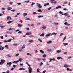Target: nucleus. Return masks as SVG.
Here are the masks:
<instances>
[{
    "label": "nucleus",
    "instance_id": "obj_16",
    "mask_svg": "<svg viewBox=\"0 0 73 73\" xmlns=\"http://www.w3.org/2000/svg\"><path fill=\"white\" fill-rule=\"evenodd\" d=\"M62 44H64L63 45H64V46H66V45H68V44H69V43H63Z\"/></svg>",
    "mask_w": 73,
    "mask_h": 73
},
{
    "label": "nucleus",
    "instance_id": "obj_40",
    "mask_svg": "<svg viewBox=\"0 0 73 73\" xmlns=\"http://www.w3.org/2000/svg\"><path fill=\"white\" fill-rule=\"evenodd\" d=\"M0 27L2 28H4V27H5V26H0Z\"/></svg>",
    "mask_w": 73,
    "mask_h": 73
},
{
    "label": "nucleus",
    "instance_id": "obj_10",
    "mask_svg": "<svg viewBox=\"0 0 73 73\" xmlns=\"http://www.w3.org/2000/svg\"><path fill=\"white\" fill-rule=\"evenodd\" d=\"M18 26L19 28H21V27H23V25L20 24H18Z\"/></svg>",
    "mask_w": 73,
    "mask_h": 73
},
{
    "label": "nucleus",
    "instance_id": "obj_63",
    "mask_svg": "<svg viewBox=\"0 0 73 73\" xmlns=\"http://www.w3.org/2000/svg\"><path fill=\"white\" fill-rule=\"evenodd\" d=\"M22 49H24L25 48V46H23L22 47Z\"/></svg>",
    "mask_w": 73,
    "mask_h": 73
},
{
    "label": "nucleus",
    "instance_id": "obj_15",
    "mask_svg": "<svg viewBox=\"0 0 73 73\" xmlns=\"http://www.w3.org/2000/svg\"><path fill=\"white\" fill-rule=\"evenodd\" d=\"M28 42H30V43L33 42V40H30L28 41Z\"/></svg>",
    "mask_w": 73,
    "mask_h": 73
},
{
    "label": "nucleus",
    "instance_id": "obj_27",
    "mask_svg": "<svg viewBox=\"0 0 73 73\" xmlns=\"http://www.w3.org/2000/svg\"><path fill=\"white\" fill-rule=\"evenodd\" d=\"M47 51H48V52H52V50L51 49H47Z\"/></svg>",
    "mask_w": 73,
    "mask_h": 73
},
{
    "label": "nucleus",
    "instance_id": "obj_43",
    "mask_svg": "<svg viewBox=\"0 0 73 73\" xmlns=\"http://www.w3.org/2000/svg\"><path fill=\"white\" fill-rule=\"evenodd\" d=\"M13 68H16V66H17V65H13Z\"/></svg>",
    "mask_w": 73,
    "mask_h": 73
},
{
    "label": "nucleus",
    "instance_id": "obj_47",
    "mask_svg": "<svg viewBox=\"0 0 73 73\" xmlns=\"http://www.w3.org/2000/svg\"><path fill=\"white\" fill-rule=\"evenodd\" d=\"M25 20H30V18H26L25 19Z\"/></svg>",
    "mask_w": 73,
    "mask_h": 73
},
{
    "label": "nucleus",
    "instance_id": "obj_36",
    "mask_svg": "<svg viewBox=\"0 0 73 73\" xmlns=\"http://www.w3.org/2000/svg\"><path fill=\"white\" fill-rule=\"evenodd\" d=\"M42 28H43V29H45L46 28V26H43L42 27Z\"/></svg>",
    "mask_w": 73,
    "mask_h": 73
},
{
    "label": "nucleus",
    "instance_id": "obj_4",
    "mask_svg": "<svg viewBox=\"0 0 73 73\" xmlns=\"http://www.w3.org/2000/svg\"><path fill=\"white\" fill-rule=\"evenodd\" d=\"M1 64H3L4 62H5V60L4 59H1L0 60Z\"/></svg>",
    "mask_w": 73,
    "mask_h": 73
},
{
    "label": "nucleus",
    "instance_id": "obj_64",
    "mask_svg": "<svg viewBox=\"0 0 73 73\" xmlns=\"http://www.w3.org/2000/svg\"><path fill=\"white\" fill-rule=\"evenodd\" d=\"M45 72H46V70H44L42 72L43 73H45Z\"/></svg>",
    "mask_w": 73,
    "mask_h": 73
},
{
    "label": "nucleus",
    "instance_id": "obj_23",
    "mask_svg": "<svg viewBox=\"0 0 73 73\" xmlns=\"http://www.w3.org/2000/svg\"><path fill=\"white\" fill-rule=\"evenodd\" d=\"M12 22H13V21H11L8 22L7 23L8 24H11V23H12Z\"/></svg>",
    "mask_w": 73,
    "mask_h": 73
},
{
    "label": "nucleus",
    "instance_id": "obj_51",
    "mask_svg": "<svg viewBox=\"0 0 73 73\" xmlns=\"http://www.w3.org/2000/svg\"><path fill=\"white\" fill-rule=\"evenodd\" d=\"M4 42H8V40H4L3 41Z\"/></svg>",
    "mask_w": 73,
    "mask_h": 73
},
{
    "label": "nucleus",
    "instance_id": "obj_5",
    "mask_svg": "<svg viewBox=\"0 0 73 73\" xmlns=\"http://www.w3.org/2000/svg\"><path fill=\"white\" fill-rule=\"evenodd\" d=\"M32 34V32H30L29 33L27 32L25 34V35H31Z\"/></svg>",
    "mask_w": 73,
    "mask_h": 73
},
{
    "label": "nucleus",
    "instance_id": "obj_58",
    "mask_svg": "<svg viewBox=\"0 0 73 73\" xmlns=\"http://www.w3.org/2000/svg\"><path fill=\"white\" fill-rule=\"evenodd\" d=\"M49 60H50V61L49 62H51V61H52V59L50 58Z\"/></svg>",
    "mask_w": 73,
    "mask_h": 73
},
{
    "label": "nucleus",
    "instance_id": "obj_35",
    "mask_svg": "<svg viewBox=\"0 0 73 73\" xmlns=\"http://www.w3.org/2000/svg\"><path fill=\"white\" fill-rule=\"evenodd\" d=\"M38 12H42V11H41V9H39L38 10Z\"/></svg>",
    "mask_w": 73,
    "mask_h": 73
},
{
    "label": "nucleus",
    "instance_id": "obj_13",
    "mask_svg": "<svg viewBox=\"0 0 73 73\" xmlns=\"http://www.w3.org/2000/svg\"><path fill=\"white\" fill-rule=\"evenodd\" d=\"M19 70H25V68H21L18 69Z\"/></svg>",
    "mask_w": 73,
    "mask_h": 73
},
{
    "label": "nucleus",
    "instance_id": "obj_33",
    "mask_svg": "<svg viewBox=\"0 0 73 73\" xmlns=\"http://www.w3.org/2000/svg\"><path fill=\"white\" fill-rule=\"evenodd\" d=\"M44 33H42V34H41L40 35V36H42V37H43L44 36Z\"/></svg>",
    "mask_w": 73,
    "mask_h": 73
},
{
    "label": "nucleus",
    "instance_id": "obj_52",
    "mask_svg": "<svg viewBox=\"0 0 73 73\" xmlns=\"http://www.w3.org/2000/svg\"><path fill=\"white\" fill-rule=\"evenodd\" d=\"M20 31V30L17 29L15 31V32H19Z\"/></svg>",
    "mask_w": 73,
    "mask_h": 73
},
{
    "label": "nucleus",
    "instance_id": "obj_53",
    "mask_svg": "<svg viewBox=\"0 0 73 73\" xmlns=\"http://www.w3.org/2000/svg\"><path fill=\"white\" fill-rule=\"evenodd\" d=\"M64 16H67V15H68V14L66 13H64Z\"/></svg>",
    "mask_w": 73,
    "mask_h": 73
},
{
    "label": "nucleus",
    "instance_id": "obj_21",
    "mask_svg": "<svg viewBox=\"0 0 73 73\" xmlns=\"http://www.w3.org/2000/svg\"><path fill=\"white\" fill-rule=\"evenodd\" d=\"M64 68H68V65H67V64H64Z\"/></svg>",
    "mask_w": 73,
    "mask_h": 73
},
{
    "label": "nucleus",
    "instance_id": "obj_7",
    "mask_svg": "<svg viewBox=\"0 0 73 73\" xmlns=\"http://www.w3.org/2000/svg\"><path fill=\"white\" fill-rule=\"evenodd\" d=\"M7 20H11V17L10 16L7 17Z\"/></svg>",
    "mask_w": 73,
    "mask_h": 73
},
{
    "label": "nucleus",
    "instance_id": "obj_3",
    "mask_svg": "<svg viewBox=\"0 0 73 73\" xmlns=\"http://www.w3.org/2000/svg\"><path fill=\"white\" fill-rule=\"evenodd\" d=\"M28 69H29V73H31L32 72V68L31 67H29Z\"/></svg>",
    "mask_w": 73,
    "mask_h": 73
},
{
    "label": "nucleus",
    "instance_id": "obj_24",
    "mask_svg": "<svg viewBox=\"0 0 73 73\" xmlns=\"http://www.w3.org/2000/svg\"><path fill=\"white\" fill-rule=\"evenodd\" d=\"M44 16L43 15H39L38 16V18H41V17H43Z\"/></svg>",
    "mask_w": 73,
    "mask_h": 73
},
{
    "label": "nucleus",
    "instance_id": "obj_59",
    "mask_svg": "<svg viewBox=\"0 0 73 73\" xmlns=\"http://www.w3.org/2000/svg\"><path fill=\"white\" fill-rule=\"evenodd\" d=\"M11 30H13V31H15V28H12Z\"/></svg>",
    "mask_w": 73,
    "mask_h": 73
},
{
    "label": "nucleus",
    "instance_id": "obj_29",
    "mask_svg": "<svg viewBox=\"0 0 73 73\" xmlns=\"http://www.w3.org/2000/svg\"><path fill=\"white\" fill-rule=\"evenodd\" d=\"M12 39H9L7 40V42H11V41H12Z\"/></svg>",
    "mask_w": 73,
    "mask_h": 73
},
{
    "label": "nucleus",
    "instance_id": "obj_60",
    "mask_svg": "<svg viewBox=\"0 0 73 73\" xmlns=\"http://www.w3.org/2000/svg\"><path fill=\"white\" fill-rule=\"evenodd\" d=\"M7 57H11V56L9 55H7Z\"/></svg>",
    "mask_w": 73,
    "mask_h": 73
},
{
    "label": "nucleus",
    "instance_id": "obj_8",
    "mask_svg": "<svg viewBox=\"0 0 73 73\" xmlns=\"http://www.w3.org/2000/svg\"><path fill=\"white\" fill-rule=\"evenodd\" d=\"M37 5L38 7H39V8H42V6L40 5V4H38V3H37Z\"/></svg>",
    "mask_w": 73,
    "mask_h": 73
},
{
    "label": "nucleus",
    "instance_id": "obj_6",
    "mask_svg": "<svg viewBox=\"0 0 73 73\" xmlns=\"http://www.w3.org/2000/svg\"><path fill=\"white\" fill-rule=\"evenodd\" d=\"M22 60H23V58H19V59H18V62H19V61H20V62H21L22 61Z\"/></svg>",
    "mask_w": 73,
    "mask_h": 73
},
{
    "label": "nucleus",
    "instance_id": "obj_57",
    "mask_svg": "<svg viewBox=\"0 0 73 73\" xmlns=\"http://www.w3.org/2000/svg\"><path fill=\"white\" fill-rule=\"evenodd\" d=\"M35 53H37L38 52V50H35Z\"/></svg>",
    "mask_w": 73,
    "mask_h": 73
},
{
    "label": "nucleus",
    "instance_id": "obj_49",
    "mask_svg": "<svg viewBox=\"0 0 73 73\" xmlns=\"http://www.w3.org/2000/svg\"><path fill=\"white\" fill-rule=\"evenodd\" d=\"M23 51V49H20L19 50V52H22Z\"/></svg>",
    "mask_w": 73,
    "mask_h": 73
},
{
    "label": "nucleus",
    "instance_id": "obj_12",
    "mask_svg": "<svg viewBox=\"0 0 73 73\" xmlns=\"http://www.w3.org/2000/svg\"><path fill=\"white\" fill-rule=\"evenodd\" d=\"M58 8H61V6L60 5L58 6L57 7H56V9H57Z\"/></svg>",
    "mask_w": 73,
    "mask_h": 73
},
{
    "label": "nucleus",
    "instance_id": "obj_14",
    "mask_svg": "<svg viewBox=\"0 0 73 73\" xmlns=\"http://www.w3.org/2000/svg\"><path fill=\"white\" fill-rule=\"evenodd\" d=\"M57 60H60V59H61V60H62L63 58H62V57L60 56V57H57Z\"/></svg>",
    "mask_w": 73,
    "mask_h": 73
},
{
    "label": "nucleus",
    "instance_id": "obj_44",
    "mask_svg": "<svg viewBox=\"0 0 73 73\" xmlns=\"http://www.w3.org/2000/svg\"><path fill=\"white\" fill-rule=\"evenodd\" d=\"M38 41H40V42H42V41L41 40V39H38Z\"/></svg>",
    "mask_w": 73,
    "mask_h": 73
},
{
    "label": "nucleus",
    "instance_id": "obj_18",
    "mask_svg": "<svg viewBox=\"0 0 73 73\" xmlns=\"http://www.w3.org/2000/svg\"><path fill=\"white\" fill-rule=\"evenodd\" d=\"M52 41L51 40H50L49 41H48L47 42V44H51V43H52Z\"/></svg>",
    "mask_w": 73,
    "mask_h": 73
},
{
    "label": "nucleus",
    "instance_id": "obj_54",
    "mask_svg": "<svg viewBox=\"0 0 73 73\" xmlns=\"http://www.w3.org/2000/svg\"><path fill=\"white\" fill-rule=\"evenodd\" d=\"M25 3H28L29 2V0H28L27 1H25Z\"/></svg>",
    "mask_w": 73,
    "mask_h": 73
},
{
    "label": "nucleus",
    "instance_id": "obj_19",
    "mask_svg": "<svg viewBox=\"0 0 73 73\" xmlns=\"http://www.w3.org/2000/svg\"><path fill=\"white\" fill-rule=\"evenodd\" d=\"M17 45H18L17 44V43H15L13 44V45L15 47L17 46Z\"/></svg>",
    "mask_w": 73,
    "mask_h": 73
},
{
    "label": "nucleus",
    "instance_id": "obj_46",
    "mask_svg": "<svg viewBox=\"0 0 73 73\" xmlns=\"http://www.w3.org/2000/svg\"><path fill=\"white\" fill-rule=\"evenodd\" d=\"M10 4H11V5H12V4H13V2H10L9 3Z\"/></svg>",
    "mask_w": 73,
    "mask_h": 73
},
{
    "label": "nucleus",
    "instance_id": "obj_56",
    "mask_svg": "<svg viewBox=\"0 0 73 73\" xmlns=\"http://www.w3.org/2000/svg\"><path fill=\"white\" fill-rule=\"evenodd\" d=\"M40 24H41V23H38L37 24V26H39Z\"/></svg>",
    "mask_w": 73,
    "mask_h": 73
},
{
    "label": "nucleus",
    "instance_id": "obj_26",
    "mask_svg": "<svg viewBox=\"0 0 73 73\" xmlns=\"http://www.w3.org/2000/svg\"><path fill=\"white\" fill-rule=\"evenodd\" d=\"M59 13H60V14H61L62 15H64V13H63V12H62L61 11L59 12Z\"/></svg>",
    "mask_w": 73,
    "mask_h": 73
},
{
    "label": "nucleus",
    "instance_id": "obj_34",
    "mask_svg": "<svg viewBox=\"0 0 73 73\" xmlns=\"http://www.w3.org/2000/svg\"><path fill=\"white\" fill-rule=\"evenodd\" d=\"M43 65V63L42 62H41L39 64L40 66H42V65Z\"/></svg>",
    "mask_w": 73,
    "mask_h": 73
},
{
    "label": "nucleus",
    "instance_id": "obj_17",
    "mask_svg": "<svg viewBox=\"0 0 73 73\" xmlns=\"http://www.w3.org/2000/svg\"><path fill=\"white\" fill-rule=\"evenodd\" d=\"M18 61L17 60V61H14L13 62V64H17V63H18Z\"/></svg>",
    "mask_w": 73,
    "mask_h": 73
},
{
    "label": "nucleus",
    "instance_id": "obj_20",
    "mask_svg": "<svg viewBox=\"0 0 73 73\" xmlns=\"http://www.w3.org/2000/svg\"><path fill=\"white\" fill-rule=\"evenodd\" d=\"M23 15L24 17H25L26 16H27V13H24L23 14Z\"/></svg>",
    "mask_w": 73,
    "mask_h": 73
},
{
    "label": "nucleus",
    "instance_id": "obj_31",
    "mask_svg": "<svg viewBox=\"0 0 73 73\" xmlns=\"http://www.w3.org/2000/svg\"><path fill=\"white\" fill-rule=\"evenodd\" d=\"M1 39H4V36H1L0 37Z\"/></svg>",
    "mask_w": 73,
    "mask_h": 73
},
{
    "label": "nucleus",
    "instance_id": "obj_41",
    "mask_svg": "<svg viewBox=\"0 0 73 73\" xmlns=\"http://www.w3.org/2000/svg\"><path fill=\"white\" fill-rule=\"evenodd\" d=\"M58 23H54V25H58Z\"/></svg>",
    "mask_w": 73,
    "mask_h": 73
},
{
    "label": "nucleus",
    "instance_id": "obj_39",
    "mask_svg": "<svg viewBox=\"0 0 73 73\" xmlns=\"http://www.w3.org/2000/svg\"><path fill=\"white\" fill-rule=\"evenodd\" d=\"M35 4V3L34 2V3L32 2V4L31 5L32 7H33V4Z\"/></svg>",
    "mask_w": 73,
    "mask_h": 73
},
{
    "label": "nucleus",
    "instance_id": "obj_1",
    "mask_svg": "<svg viewBox=\"0 0 73 73\" xmlns=\"http://www.w3.org/2000/svg\"><path fill=\"white\" fill-rule=\"evenodd\" d=\"M57 34V33H55V32L52 33V34L51 33H49L48 34H46L45 35L46 37H50V36H52V35H56Z\"/></svg>",
    "mask_w": 73,
    "mask_h": 73
},
{
    "label": "nucleus",
    "instance_id": "obj_2",
    "mask_svg": "<svg viewBox=\"0 0 73 73\" xmlns=\"http://www.w3.org/2000/svg\"><path fill=\"white\" fill-rule=\"evenodd\" d=\"M11 65H12V62H7V63L6 66L7 67H10Z\"/></svg>",
    "mask_w": 73,
    "mask_h": 73
},
{
    "label": "nucleus",
    "instance_id": "obj_50",
    "mask_svg": "<svg viewBox=\"0 0 73 73\" xmlns=\"http://www.w3.org/2000/svg\"><path fill=\"white\" fill-rule=\"evenodd\" d=\"M18 33H21L22 34V32L21 31H20L18 32Z\"/></svg>",
    "mask_w": 73,
    "mask_h": 73
},
{
    "label": "nucleus",
    "instance_id": "obj_22",
    "mask_svg": "<svg viewBox=\"0 0 73 73\" xmlns=\"http://www.w3.org/2000/svg\"><path fill=\"white\" fill-rule=\"evenodd\" d=\"M40 52L41 53H44V52L42 50H40Z\"/></svg>",
    "mask_w": 73,
    "mask_h": 73
},
{
    "label": "nucleus",
    "instance_id": "obj_62",
    "mask_svg": "<svg viewBox=\"0 0 73 73\" xmlns=\"http://www.w3.org/2000/svg\"><path fill=\"white\" fill-rule=\"evenodd\" d=\"M9 72H10L9 71V70H7V71L6 73H9Z\"/></svg>",
    "mask_w": 73,
    "mask_h": 73
},
{
    "label": "nucleus",
    "instance_id": "obj_48",
    "mask_svg": "<svg viewBox=\"0 0 73 73\" xmlns=\"http://www.w3.org/2000/svg\"><path fill=\"white\" fill-rule=\"evenodd\" d=\"M51 1H51V3H53V2H54V0H51Z\"/></svg>",
    "mask_w": 73,
    "mask_h": 73
},
{
    "label": "nucleus",
    "instance_id": "obj_11",
    "mask_svg": "<svg viewBox=\"0 0 73 73\" xmlns=\"http://www.w3.org/2000/svg\"><path fill=\"white\" fill-rule=\"evenodd\" d=\"M37 60L38 61H42V59H41V58H38L37 59Z\"/></svg>",
    "mask_w": 73,
    "mask_h": 73
},
{
    "label": "nucleus",
    "instance_id": "obj_30",
    "mask_svg": "<svg viewBox=\"0 0 73 73\" xmlns=\"http://www.w3.org/2000/svg\"><path fill=\"white\" fill-rule=\"evenodd\" d=\"M66 36H65L63 39V41H64L66 39Z\"/></svg>",
    "mask_w": 73,
    "mask_h": 73
},
{
    "label": "nucleus",
    "instance_id": "obj_38",
    "mask_svg": "<svg viewBox=\"0 0 73 73\" xmlns=\"http://www.w3.org/2000/svg\"><path fill=\"white\" fill-rule=\"evenodd\" d=\"M43 57L44 58H45L46 57V54H44L43 55Z\"/></svg>",
    "mask_w": 73,
    "mask_h": 73
},
{
    "label": "nucleus",
    "instance_id": "obj_37",
    "mask_svg": "<svg viewBox=\"0 0 73 73\" xmlns=\"http://www.w3.org/2000/svg\"><path fill=\"white\" fill-rule=\"evenodd\" d=\"M40 70L39 68H38V69H37L36 72H40Z\"/></svg>",
    "mask_w": 73,
    "mask_h": 73
},
{
    "label": "nucleus",
    "instance_id": "obj_61",
    "mask_svg": "<svg viewBox=\"0 0 73 73\" xmlns=\"http://www.w3.org/2000/svg\"><path fill=\"white\" fill-rule=\"evenodd\" d=\"M72 58V57L69 56L68 57V59H70Z\"/></svg>",
    "mask_w": 73,
    "mask_h": 73
},
{
    "label": "nucleus",
    "instance_id": "obj_45",
    "mask_svg": "<svg viewBox=\"0 0 73 73\" xmlns=\"http://www.w3.org/2000/svg\"><path fill=\"white\" fill-rule=\"evenodd\" d=\"M47 64H46V65H47V66H48V65H49L50 64H49L48 62L47 61Z\"/></svg>",
    "mask_w": 73,
    "mask_h": 73
},
{
    "label": "nucleus",
    "instance_id": "obj_9",
    "mask_svg": "<svg viewBox=\"0 0 73 73\" xmlns=\"http://www.w3.org/2000/svg\"><path fill=\"white\" fill-rule=\"evenodd\" d=\"M62 52V51L61 50H57L56 51V53H61V52Z\"/></svg>",
    "mask_w": 73,
    "mask_h": 73
},
{
    "label": "nucleus",
    "instance_id": "obj_32",
    "mask_svg": "<svg viewBox=\"0 0 73 73\" xmlns=\"http://www.w3.org/2000/svg\"><path fill=\"white\" fill-rule=\"evenodd\" d=\"M1 48H2L1 50H4V49L5 47H4L1 46Z\"/></svg>",
    "mask_w": 73,
    "mask_h": 73
},
{
    "label": "nucleus",
    "instance_id": "obj_25",
    "mask_svg": "<svg viewBox=\"0 0 73 73\" xmlns=\"http://www.w3.org/2000/svg\"><path fill=\"white\" fill-rule=\"evenodd\" d=\"M49 5V3H48L47 4H45L44 5V6H46V5Z\"/></svg>",
    "mask_w": 73,
    "mask_h": 73
},
{
    "label": "nucleus",
    "instance_id": "obj_28",
    "mask_svg": "<svg viewBox=\"0 0 73 73\" xmlns=\"http://www.w3.org/2000/svg\"><path fill=\"white\" fill-rule=\"evenodd\" d=\"M12 9V7H8L7 9Z\"/></svg>",
    "mask_w": 73,
    "mask_h": 73
},
{
    "label": "nucleus",
    "instance_id": "obj_55",
    "mask_svg": "<svg viewBox=\"0 0 73 73\" xmlns=\"http://www.w3.org/2000/svg\"><path fill=\"white\" fill-rule=\"evenodd\" d=\"M33 15H36V12H34L33 13Z\"/></svg>",
    "mask_w": 73,
    "mask_h": 73
},
{
    "label": "nucleus",
    "instance_id": "obj_42",
    "mask_svg": "<svg viewBox=\"0 0 73 73\" xmlns=\"http://www.w3.org/2000/svg\"><path fill=\"white\" fill-rule=\"evenodd\" d=\"M64 24L65 25H67L68 24V22H66L64 23Z\"/></svg>",
    "mask_w": 73,
    "mask_h": 73
}]
</instances>
